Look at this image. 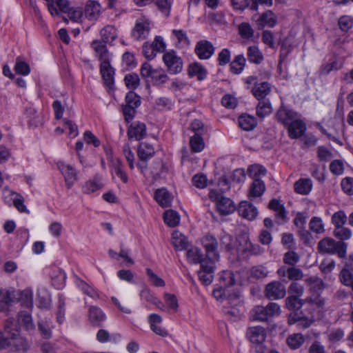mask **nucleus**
Instances as JSON below:
<instances>
[{"mask_svg":"<svg viewBox=\"0 0 353 353\" xmlns=\"http://www.w3.org/2000/svg\"><path fill=\"white\" fill-rule=\"evenodd\" d=\"M347 244L343 241H336L331 237H325L319 241L317 250L320 253L334 254L339 258H345L347 253Z\"/></svg>","mask_w":353,"mask_h":353,"instance_id":"nucleus-1","label":"nucleus"},{"mask_svg":"<svg viewBox=\"0 0 353 353\" xmlns=\"http://www.w3.org/2000/svg\"><path fill=\"white\" fill-rule=\"evenodd\" d=\"M281 312L280 305L276 303L270 302L266 306H255L250 312V318L253 321H268L274 316H279Z\"/></svg>","mask_w":353,"mask_h":353,"instance_id":"nucleus-2","label":"nucleus"},{"mask_svg":"<svg viewBox=\"0 0 353 353\" xmlns=\"http://www.w3.org/2000/svg\"><path fill=\"white\" fill-rule=\"evenodd\" d=\"M209 197L216 203L218 211L223 215L231 214L236 210L234 202L230 199L223 196L216 190H210Z\"/></svg>","mask_w":353,"mask_h":353,"instance_id":"nucleus-3","label":"nucleus"},{"mask_svg":"<svg viewBox=\"0 0 353 353\" xmlns=\"http://www.w3.org/2000/svg\"><path fill=\"white\" fill-rule=\"evenodd\" d=\"M263 294L270 301L283 299L286 295V288L280 281H272L265 285Z\"/></svg>","mask_w":353,"mask_h":353,"instance_id":"nucleus-4","label":"nucleus"},{"mask_svg":"<svg viewBox=\"0 0 353 353\" xmlns=\"http://www.w3.org/2000/svg\"><path fill=\"white\" fill-rule=\"evenodd\" d=\"M243 236L234 239L231 235L222 232L219 237L223 249L232 254H239L241 252Z\"/></svg>","mask_w":353,"mask_h":353,"instance_id":"nucleus-5","label":"nucleus"},{"mask_svg":"<svg viewBox=\"0 0 353 353\" xmlns=\"http://www.w3.org/2000/svg\"><path fill=\"white\" fill-rule=\"evenodd\" d=\"M201 243L205 250L206 257L211 261H219L220 254L218 251L219 243L216 237L206 234L202 238Z\"/></svg>","mask_w":353,"mask_h":353,"instance_id":"nucleus-6","label":"nucleus"},{"mask_svg":"<svg viewBox=\"0 0 353 353\" xmlns=\"http://www.w3.org/2000/svg\"><path fill=\"white\" fill-rule=\"evenodd\" d=\"M163 61L170 74H175L181 72L183 61L175 51L166 52L163 56Z\"/></svg>","mask_w":353,"mask_h":353,"instance_id":"nucleus-7","label":"nucleus"},{"mask_svg":"<svg viewBox=\"0 0 353 353\" xmlns=\"http://www.w3.org/2000/svg\"><path fill=\"white\" fill-rule=\"evenodd\" d=\"M278 276L283 282H286L285 278L293 281L301 280L303 278V272L299 268L294 266H281L276 271Z\"/></svg>","mask_w":353,"mask_h":353,"instance_id":"nucleus-8","label":"nucleus"},{"mask_svg":"<svg viewBox=\"0 0 353 353\" xmlns=\"http://www.w3.org/2000/svg\"><path fill=\"white\" fill-rule=\"evenodd\" d=\"M150 32L149 21L145 19H139L135 22L131 35L134 40H144L149 36Z\"/></svg>","mask_w":353,"mask_h":353,"instance_id":"nucleus-9","label":"nucleus"},{"mask_svg":"<svg viewBox=\"0 0 353 353\" xmlns=\"http://www.w3.org/2000/svg\"><path fill=\"white\" fill-rule=\"evenodd\" d=\"M215 261L203 262L198 271L199 280L205 285H210L214 279V273L215 270Z\"/></svg>","mask_w":353,"mask_h":353,"instance_id":"nucleus-10","label":"nucleus"},{"mask_svg":"<svg viewBox=\"0 0 353 353\" xmlns=\"http://www.w3.org/2000/svg\"><path fill=\"white\" fill-rule=\"evenodd\" d=\"M299 117V116L297 112L283 105H281L279 108L276 114V119L277 121L286 128Z\"/></svg>","mask_w":353,"mask_h":353,"instance_id":"nucleus-11","label":"nucleus"},{"mask_svg":"<svg viewBox=\"0 0 353 353\" xmlns=\"http://www.w3.org/2000/svg\"><path fill=\"white\" fill-rule=\"evenodd\" d=\"M277 15L269 10L259 15V17L256 19V24L258 29L262 30L265 27H274L277 23Z\"/></svg>","mask_w":353,"mask_h":353,"instance_id":"nucleus-12","label":"nucleus"},{"mask_svg":"<svg viewBox=\"0 0 353 353\" xmlns=\"http://www.w3.org/2000/svg\"><path fill=\"white\" fill-rule=\"evenodd\" d=\"M57 166L61 174H63L66 187L70 189L77 180L76 170L70 165L63 162H59Z\"/></svg>","mask_w":353,"mask_h":353,"instance_id":"nucleus-13","label":"nucleus"},{"mask_svg":"<svg viewBox=\"0 0 353 353\" xmlns=\"http://www.w3.org/2000/svg\"><path fill=\"white\" fill-rule=\"evenodd\" d=\"M91 46L95 52L96 57L101 61V63L105 65L106 62H110L111 54L108 50L105 43L99 40H94L92 41Z\"/></svg>","mask_w":353,"mask_h":353,"instance_id":"nucleus-14","label":"nucleus"},{"mask_svg":"<svg viewBox=\"0 0 353 353\" xmlns=\"http://www.w3.org/2000/svg\"><path fill=\"white\" fill-rule=\"evenodd\" d=\"M212 43L207 40L199 41L195 47V52L201 59H208L214 53Z\"/></svg>","mask_w":353,"mask_h":353,"instance_id":"nucleus-15","label":"nucleus"},{"mask_svg":"<svg viewBox=\"0 0 353 353\" xmlns=\"http://www.w3.org/2000/svg\"><path fill=\"white\" fill-rule=\"evenodd\" d=\"M287 130L289 137L296 139L303 135L306 131V125L299 117L287 127Z\"/></svg>","mask_w":353,"mask_h":353,"instance_id":"nucleus-16","label":"nucleus"},{"mask_svg":"<svg viewBox=\"0 0 353 353\" xmlns=\"http://www.w3.org/2000/svg\"><path fill=\"white\" fill-rule=\"evenodd\" d=\"M19 334V332L18 330V326L15 323L13 331L12 332V336H10V340L9 341V347L13 346L17 351H26L29 347V343L26 339L18 337Z\"/></svg>","mask_w":353,"mask_h":353,"instance_id":"nucleus-17","label":"nucleus"},{"mask_svg":"<svg viewBox=\"0 0 353 353\" xmlns=\"http://www.w3.org/2000/svg\"><path fill=\"white\" fill-rule=\"evenodd\" d=\"M307 216L302 212H298L293 221L294 225L296 227L298 233L302 239L308 240L310 233L305 229V223Z\"/></svg>","mask_w":353,"mask_h":353,"instance_id":"nucleus-18","label":"nucleus"},{"mask_svg":"<svg viewBox=\"0 0 353 353\" xmlns=\"http://www.w3.org/2000/svg\"><path fill=\"white\" fill-rule=\"evenodd\" d=\"M238 212L240 216L250 221L254 219L258 214L257 208L246 201L240 203Z\"/></svg>","mask_w":353,"mask_h":353,"instance_id":"nucleus-19","label":"nucleus"},{"mask_svg":"<svg viewBox=\"0 0 353 353\" xmlns=\"http://www.w3.org/2000/svg\"><path fill=\"white\" fill-rule=\"evenodd\" d=\"M246 334L252 343H263L266 338V331L261 326L250 327L248 329Z\"/></svg>","mask_w":353,"mask_h":353,"instance_id":"nucleus-20","label":"nucleus"},{"mask_svg":"<svg viewBox=\"0 0 353 353\" xmlns=\"http://www.w3.org/2000/svg\"><path fill=\"white\" fill-rule=\"evenodd\" d=\"M15 325L14 319H8L4 325L3 332H0V348L9 347L10 336Z\"/></svg>","mask_w":353,"mask_h":353,"instance_id":"nucleus-21","label":"nucleus"},{"mask_svg":"<svg viewBox=\"0 0 353 353\" xmlns=\"http://www.w3.org/2000/svg\"><path fill=\"white\" fill-rule=\"evenodd\" d=\"M146 135V126L143 123L131 124L128 130V137L130 139H135L140 141Z\"/></svg>","mask_w":353,"mask_h":353,"instance_id":"nucleus-22","label":"nucleus"},{"mask_svg":"<svg viewBox=\"0 0 353 353\" xmlns=\"http://www.w3.org/2000/svg\"><path fill=\"white\" fill-rule=\"evenodd\" d=\"M84 15L90 21H96L101 14V6L94 1H88L85 6Z\"/></svg>","mask_w":353,"mask_h":353,"instance_id":"nucleus-23","label":"nucleus"},{"mask_svg":"<svg viewBox=\"0 0 353 353\" xmlns=\"http://www.w3.org/2000/svg\"><path fill=\"white\" fill-rule=\"evenodd\" d=\"M230 4L234 10L241 12L246 9L256 11L259 8V4L256 0H230Z\"/></svg>","mask_w":353,"mask_h":353,"instance_id":"nucleus-24","label":"nucleus"},{"mask_svg":"<svg viewBox=\"0 0 353 353\" xmlns=\"http://www.w3.org/2000/svg\"><path fill=\"white\" fill-rule=\"evenodd\" d=\"M187 259L191 263H199L200 266L202 265L203 262H208L210 260L203 254L202 251L196 247L191 248L187 251Z\"/></svg>","mask_w":353,"mask_h":353,"instance_id":"nucleus-25","label":"nucleus"},{"mask_svg":"<svg viewBox=\"0 0 353 353\" xmlns=\"http://www.w3.org/2000/svg\"><path fill=\"white\" fill-rule=\"evenodd\" d=\"M110 171L112 174H116L121 180L126 183L128 181V176L123 170L122 161L118 158L112 157L110 159Z\"/></svg>","mask_w":353,"mask_h":353,"instance_id":"nucleus-26","label":"nucleus"},{"mask_svg":"<svg viewBox=\"0 0 353 353\" xmlns=\"http://www.w3.org/2000/svg\"><path fill=\"white\" fill-rule=\"evenodd\" d=\"M100 72L105 84L111 88L114 84V70L111 66L110 62H106L105 65L100 63Z\"/></svg>","mask_w":353,"mask_h":353,"instance_id":"nucleus-27","label":"nucleus"},{"mask_svg":"<svg viewBox=\"0 0 353 353\" xmlns=\"http://www.w3.org/2000/svg\"><path fill=\"white\" fill-rule=\"evenodd\" d=\"M252 92L253 95L260 101L270 93L271 85L268 82L254 83Z\"/></svg>","mask_w":353,"mask_h":353,"instance_id":"nucleus-28","label":"nucleus"},{"mask_svg":"<svg viewBox=\"0 0 353 353\" xmlns=\"http://www.w3.org/2000/svg\"><path fill=\"white\" fill-rule=\"evenodd\" d=\"M156 201L163 208L170 206L172 197L165 188L157 189L154 194Z\"/></svg>","mask_w":353,"mask_h":353,"instance_id":"nucleus-29","label":"nucleus"},{"mask_svg":"<svg viewBox=\"0 0 353 353\" xmlns=\"http://www.w3.org/2000/svg\"><path fill=\"white\" fill-rule=\"evenodd\" d=\"M89 320L93 325L100 326L105 319V314L98 307L91 306L88 312Z\"/></svg>","mask_w":353,"mask_h":353,"instance_id":"nucleus-30","label":"nucleus"},{"mask_svg":"<svg viewBox=\"0 0 353 353\" xmlns=\"http://www.w3.org/2000/svg\"><path fill=\"white\" fill-rule=\"evenodd\" d=\"M312 188V182L310 179H300L294 184V191L302 195L308 194Z\"/></svg>","mask_w":353,"mask_h":353,"instance_id":"nucleus-31","label":"nucleus"},{"mask_svg":"<svg viewBox=\"0 0 353 353\" xmlns=\"http://www.w3.org/2000/svg\"><path fill=\"white\" fill-rule=\"evenodd\" d=\"M247 57L250 62L256 65L261 64L264 59L263 53L256 46H250L248 48Z\"/></svg>","mask_w":353,"mask_h":353,"instance_id":"nucleus-32","label":"nucleus"},{"mask_svg":"<svg viewBox=\"0 0 353 353\" xmlns=\"http://www.w3.org/2000/svg\"><path fill=\"white\" fill-rule=\"evenodd\" d=\"M172 243L177 250H185L188 246L187 238L179 231H174L172 233Z\"/></svg>","mask_w":353,"mask_h":353,"instance_id":"nucleus-33","label":"nucleus"},{"mask_svg":"<svg viewBox=\"0 0 353 353\" xmlns=\"http://www.w3.org/2000/svg\"><path fill=\"white\" fill-rule=\"evenodd\" d=\"M155 153L154 149L152 145L142 142L139 144L137 150L139 159H149L152 158Z\"/></svg>","mask_w":353,"mask_h":353,"instance_id":"nucleus-34","label":"nucleus"},{"mask_svg":"<svg viewBox=\"0 0 353 353\" xmlns=\"http://www.w3.org/2000/svg\"><path fill=\"white\" fill-rule=\"evenodd\" d=\"M265 190L264 182L261 179L253 180L249 190V197H259Z\"/></svg>","mask_w":353,"mask_h":353,"instance_id":"nucleus-35","label":"nucleus"},{"mask_svg":"<svg viewBox=\"0 0 353 353\" xmlns=\"http://www.w3.org/2000/svg\"><path fill=\"white\" fill-rule=\"evenodd\" d=\"M285 301L286 307L292 311H297L306 304L305 299H301L299 296L293 295H289Z\"/></svg>","mask_w":353,"mask_h":353,"instance_id":"nucleus-36","label":"nucleus"},{"mask_svg":"<svg viewBox=\"0 0 353 353\" xmlns=\"http://www.w3.org/2000/svg\"><path fill=\"white\" fill-rule=\"evenodd\" d=\"M249 253L250 254L257 255L263 252V250L260 245L257 244H253L246 238L243 236L242 246L241 253Z\"/></svg>","mask_w":353,"mask_h":353,"instance_id":"nucleus-37","label":"nucleus"},{"mask_svg":"<svg viewBox=\"0 0 353 353\" xmlns=\"http://www.w3.org/2000/svg\"><path fill=\"white\" fill-rule=\"evenodd\" d=\"M18 300L21 305L26 308L33 307L32 292L30 289H25L18 294Z\"/></svg>","mask_w":353,"mask_h":353,"instance_id":"nucleus-38","label":"nucleus"},{"mask_svg":"<svg viewBox=\"0 0 353 353\" xmlns=\"http://www.w3.org/2000/svg\"><path fill=\"white\" fill-rule=\"evenodd\" d=\"M102 41L105 43L113 41L117 37V30L112 26H105L100 32Z\"/></svg>","mask_w":353,"mask_h":353,"instance_id":"nucleus-39","label":"nucleus"},{"mask_svg":"<svg viewBox=\"0 0 353 353\" xmlns=\"http://www.w3.org/2000/svg\"><path fill=\"white\" fill-rule=\"evenodd\" d=\"M206 74V70L198 63H192L188 67L189 76L196 77L200 81L205 78Z\"/></svg>","mask_w":353,"mask_h":353,"instance_id":"nucleus-40","label":"nucleus"},{"mask_svg":"<svg viewBox=\"0 0 353 353\" xmlns=\"http://www.w3.org/2000/svg\"><path fill=\"white\" fill-rule=\"evenodd\" d=\"M239 126L245 131L252 130L256 125V121L254 117L250 115H241L239 118Z\"/></svg>","mask_w":353,"mask_h":353,"instance_id":"nucleus-41","label":"nucleus"},{"mask_svg":"<svg viewBox=\"0 0 353 353\" xmlns=\"http://www.w3.org/2000/svg\"><path fill=\"white\" fill-rule=\"evenodd\" d=\"M305 283L310 288V290L313 292L321 290L325 287L323 281L316 276H312L307 278L305 280Z\"/></svg>","mask_w":353,"mask_h":353,"instance_id":"nucleus-42","label":"nucleus"},{"mask_svg":"<svg viewBox=\"0 0 353 353\" xmlns=\"http://www.w3.org/2000/svg\"><path fill=\"white\" fill-rule=\"evenodd\" d=\"M103 185L101 183V179L95 176L92 180L85 182L83 186V192L85 194H91L101 189Z\"/></svg>","mask_w":353,"mask_h":353,"instance_id":"nucleus-43","label":"nucleus"},{"mask_svg":"<svg viewBox=\"0 0 353 353\" xmlns=\"http://www.w3.org/2000/svg\"><path fill=\"white\" fill-rule=\"evenodd\" d=\"M163 220L169 227L173 228L179 223L180 216L176 211L169 210L163 213Z\"/></svg>","mask_w":353,"mask_h":353,"instance_id":"nucleus-44","label":"nucleus"},{"mask_svg":"<svg viewBox=\"0 0 353 353\" xmlns=\"http://www.w3.org/2000/svg\"><path fill=\"white\" fill-rule=\"evenodd\" d=\"M272 111V105L269 100H262L259 102L256 107V114L260 118H264Z\"/></svg>","mask_w":353,"mask_h":353,"instance_id":"nucleus-45","label":"nucleus"},{"mask_svg":"<svg viewBox=\"0 0 353 353\" xmlns=\"http://www.w3.org/2000/svg\"><path fill=\"white\" fill-rule=\"evenodd\" d=\"M190 145L194 152H199L202 151L204 148L205 143L201 134L199 133H194V134L190 138Z\"/></svg>","mask_w":353,"mask_h":353,"instance_id":"nucleus-46","label":"nucleus"},{"mask_svg":"<svg viewBox=\"0 0 353 353\" xmlns=\"http://www.w3.org/2000/svg\"><path fill=\"white\" fill-rule=\"evenodd\" d=\"M246 59L243 54H239L230 64L231 71L234 74H239L243 70Z\"/></svg>","mask_w":353,"mask_h":353,"instance_id":"nucleus-47","label":"nucleus"},{"mask_svg":"<svg viewBox=\"0 0 353 353\" xmlns=\"http://www.w3.org/2000/svg\"><path fill=\"white\" fill-rule=\"evenodd\" d=\"M248 172L249 176L253 180H256L260 179V176H265L266 174L267 170L263 166L259 164H254L250 165L248 168Z\"/></svg>","mask_w":353,"mask_h":353,"instance_id":"nucleus-48","label":"nucleus"},{"mask_svg":"<svg viewBox=\"0 0 353 353\" xmlns=\"http://www.w3.org/2000/svg\"><path fill=\"white\" fill-rule=\"evenodd\" d=\"M220 284L223 288L232 286L235 283L234 274L230 271H223L220 276Z\"/></svg>","mask_w":353,"mask_h":353,"instance_id":"nucleus-49","label":"nucleus"},{"mask_svg":"<svg viewBox=\"0 0 353 353\" xmlns=\"http://www.w3.org/2000/svg\"><path fill=\"white\" fill-rule=\"evenodd\" d=\"M334 236L339 239V241H343L350 239L352 236L351 230L343 226H339L334 228L333 231Z\"/></svg>","mask_w":353,"mask_h":353,"instance_id":"nucleus-50","label":"nucleus"},{"mask_svg":"<svg viewBox=\"0 0 353 353\" xmlns=\"http://www.w3.org/2000/svg\"><path fill=\"white\" fill-rule=\"evenodd\" d=\"M309 226L310 230L314 233L322 234L325 232L324 224L320 217H312L309 223Z\"/></svg>","mask_w":353,"mask_h":353,"instance_id":"nucleus-51","label":"nucleus"},{"mask_svg":"<svg viewBox=\"0 0 353 353\" xmlns=\"http://www.w3.org/2000/svg\"><path fill=\"white\" fill-rule=\"evenodd\" d=\"M304 337L301 334H294L287 339L288 345L292 349H298L304 343Z\"/></svg>","mask_w":353,"mask_h":353,"instance_id":"nucleus-52","label":"nucleus"},{"mask_svg":"<svg viewBox=\"0 0 353 353\" xmlns=\"http://www.w3.org/2000/svg\"><path fill=\"white\" fill-rule=\"evenodd\" d=\"M250 274L252 278L260 279L266 277L268 274V271L265 266L258 265L253 266L250 269Z\"/></svg>","mask_w":353,"mask_h":353,"instance_id":"nucleus-53","label":"nucleus"},{"mask_svg":"<svg viewBox=\"0 0 353 353\" xmlns=\"http://www.w3.org/2000/svg\"><path fill=\"white\" fill-rule=\"evenodd\" d=\"M19 321L23 325L26 330L30 331L34 330L35 327L32 322V316L30 314L26 312H21L19 314Z\"/></svg>","mask_w":353,"mask_h":353,"instance_id":"nucleus-54","label":"nucleus"},{"mask_svg":"<svg viewBox=\"0 0 353 353\" xmlns=\"http://www.w3.org/2000/svg\"><path fill=\"white\" fill-rule=\"evenodd\" d=\"M254 30L248 23H241L239 26V33L243 39H250L254 35Z\"/></svg>","mask_w":353,"mask_h":353,"instance_id":"nucleus-55","label":"nucleus"},{"mask_svg":"<svg viewBox=\"0 0 353 353\" xmlns=\"http://www.w3.org/2000/svg\"><path fill=\"white\" fill-rule=\"evenodd\" d=\"M299 256L294 251H288L283 255V261L285 265L294 266L299 261Z\"/></svg>","mask_w":353,"mask_h":353,"instance_id":"nucleus-56","label":"nucleus"},{"mask_svg":"<svg viewBox=\"0 0 353 353\" xmlns=\"http://www.w3.org/2000/svg\"><path fill=\"white\" fill-rule=\"evenodd\" d=\"M141 104L140 97L134 92H129L125 96V105L137 108Z\"/></svg>","mask_w":353,"mask_h":353,"instance_id":"nucleus-57","label":"nucleus"},{"mask_svg":"<svg viewBox=\"0 0 353 353\" xmlns=\"http://www.w3.org/2000/svg\"><path fill=\"white\" fill-rule=\"evenodd\" d=\"M125 83L130 89H136L139 85V77L136 73L128 74L125 76Z\"/></svg>","mask_w":353,"mask_h":353,"instance_id":"nucleus-58","label":"nucleus"},{"mask_svg":"<svg viewBox=\"0 0 353 353\" xmlns=\"http://www.w3.org/2000/svg\"><path fill=\"white\" fill-rule=\"evenodd\" d=\"M146 274L148 276L149 281L155 287H164L165 281L158 276L150 268H146Z\"/></svg>","mask_w":353,"mask_h":353,"instance_id":"nucleus-59","label":"nucleus"},{"mask_svg":"<svg viewBox=\"0 0 353 353\" xmlns=\"http://www.w3.org/2000/svg\"><path fill=\"white\" fill-rule=\"evenodd\" d=\"M174 0H155V4L165 16H169Z\"/></svg>","mask_w":353,"mask_h":353,"instance_id":"nucleus-60","label":"nucleus"},{"mask_svg":"<svg viewBox=\"0 0 353 353\" xmlns=\"http://www.w3.org/2000/svg\"><path fill=\"white\" fill-rule=\"evenodd\" d=\"M339 279L343 285L348 287L353 282V274L349 269L344 268L339 274Z\"/></svg>","mask_w":353,"mask_h":353,"instance_id":"nucleus-61","label":"nucleus"},{"mask_svg":"<svg viewBox=\"0 0 353 353\" xmlns=\"http://www.w3.org/2000/svg\"><path fill=\"white\" fill-rule=\"evenodd\" d=\"M290 295L301 296L304 292V287L301 284L292 281L288 289Z\"/></svg>","mask_w":353,"mask_h":353,"instance_id":"nucleus-62","label":"nucleus"},{"mask_svg":"<svg viewBox=\"0 0 353 353\" xmlns=\"http://www.w3.org/2000/svg\"><path fill=\"white\" fill-rule=\"evenodd\" d=\"M26 114L29 118V124L34 126H37L41 123L39 115L37 114L36 110L32 107L26 109Z\"/></svg>","mask_w":353,"mask_h":353,"instance_id":"nucleus-63","label":"nucleus"},{"mask_svg":"<svg viewBox=\"0 0 353 353\" xmlns=\"http://www.w3.org/2000/svg\"><path fill=\"white\" fill-rule=\"evenodd\" d=\"M347 221V216L343 211H338L332 216V222L335 228L343 226Z\"/></svg>","mask_w":353,"mask_h":353,"instance_id":"nucleus-64","label":"nucleus"}]
</instances>
